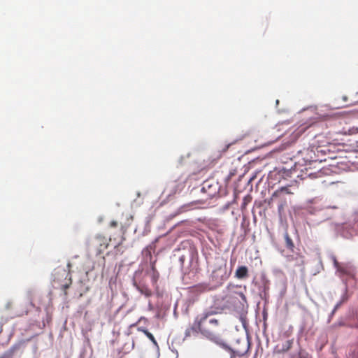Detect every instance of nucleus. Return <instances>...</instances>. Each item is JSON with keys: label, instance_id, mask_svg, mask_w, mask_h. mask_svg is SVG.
<instances>
[{"label": "nucleus", "instance_id": "obj_1", "mask_svg": "<svg viewBox=\"0 0 358 358\" xmlns=\"http://www.w3.org/2000/svg\"><path fill=\"white\" fill-rule=\"evenodd\" d=\"M223 331L222 320L216 317V313L211 310H206L199 314L194 319L192 325L185 331V337L202 334L208 339L224 345L221 340Z\"/></svg>", "mask_w": 358, "mask_h": 358}, {"label": "nucleus", "instance_id": "obj_2", "mask_svg": "<svg viewBox=\"0 0 358 358\" xmlns=\"http://www.w3.org/2000/svg\"><path fill=\"white\" fill-rule=\"evenodd\" d=\"M229 275L227 271V264L222 262L213 271L211 277L217 283L221 284L229 278Z\"/></svg>", "mask_w": 358, "mask_h": 358}, {"label": "nucleus", "instance_id": "obj_3", "mask_svg": "<svg viewBox=\"0 0 358 358\" xmlns=\"http://www.w3.org/2000/svg\"><path fill=\"white\" fill-rule=\"evenodd\" d=\"M201 191L206 194V199H211L218 192L217 184L213 180H206L202 184Z\"/></svg>", "mask_w": 358, "mask_h": 358}, {"label": "nucleus", "instance_id": "obj_4", "mask_svg": "<svg viewBox=\"0 0 358 358\" xmlns=\"http://www.w3.org/2000/svg\"><path fill=\"white\" fill-rule=\"evenodd\" d=\"M250 348V342L248 340H237L236 344L232 348V352L234 355L238 356H243L245 355Z\"/></svg>", "mask_w": 358, "mask_h": 358}, {"label": "nucleus", "instance_id": "obj_5", "mask_svg": "<svg viewBox=\"0 0 358 358\" xmlns=\"http://www.w3.org/2000/svg\"><path fill=\"white\" fill-rule=\"evenodd\" d=\"M305 174L310 178H321L323 176L327 175L329 173V169L324 167L319 169L317 171H313L310 167L305 168Z\"/></svg>", "mask_w": 358, "mask_h": 358}, {"label": "nucleus", "instance_id": "obj_6", "mask_svg": "<svg viewBox=\"0 0 358 358\" xmlns=\"http://www.w3.org/2000/svg\"><path fill=\"white\" fill-rule=\"evenodd\" d=\"M28 304H21L20 305V308L16 310L15 313L11 316V318H14L16 317H22L23 315H27L29 310L27 307Z\"/></svg>", "mask_w": 358, "mask_h": 358}, {"label": "nucleus", "instance_id": "obj_7", "mask_svg": "<svg viewBox=\"0 0 358 358\" xmlns=\"http://www.w3.org/2000/svg\"><path fill=\"white\" fill-rule=\"evenodd\" d=\"M235 276L238 279H243L248 276V269L245 266H239L235 273Z\"/></svg>", "mask_w": 358, "mask_h": 358}, {"label": "nucleus", "instance_id": "obj_8", "mask_svg": "<svg viewBox=\"0 0 358 358\" xmlns=\"http://www.w3.org/2000/svg\"><path fill=\"white\" fill-rule=\"evenodd\" d=\"M134 286L142 294L145 295L146 297H150L152 296V291L147 285H138L134 283Z\"/></svg>", "mask_w": 358, "mask_h": 358}, {"label": "nucleus", "instance_id": "obj_9", "mask_svg": "<svg viewBox=\"0 0 358 358\" xmlns=\"http://www.w3.org/2000/svg\"><path fill=\"white\" fill-rule=\"evenodd\" d=\"M293 345V340H287L284 343L282 344L280 348H278L277 346L276 351L278 353H284L289 351Z\"/></svg>", "mask_w": 358, "mask_h": 358}, {"label": "nucleus", "instance_id": "obj_10", "mask_svg": "<svg viewBox=\"0 0 358 358\" xmlns=\"http://www.w3.org/2000/svg\"><path fill=\"white\" fill-rule=\"evenodd\" d=\"M95 241L100 245V250L101 249H106L108 246V239L102 235L96 236Z\"/></svg>", "mask_w": 358, "mask_h": 358}, {"label": "nucleus", "instance_id": "obj_11", "mask_svg": "<svg viewBox=\"0 0 358 358\" xmlns=\"http://www.w3.org/2000/svg\"><path fill=\"white\" fill-rule=\"evenodd\" d=\"M282 193H285V194H293L289 190V187L285 186V187H282L278 189L277 190H275L273 193L271 199L273 200L274 198L280 196Z\"/></svg>", "mask_w": 358, "mask_h": 358}, {"label": "nucleus", "instance_id": "obj_12", "mask_svg": "<svg viewBox=\"0 0 358 358\" xmlns=\"http://www.w3.org/2000/svg\"><path fill=\"white\" fill-rule=\"evenodd\" d=\"M341 134L344 135H356L358 134V127H343Z\"/></svg>", "mask_w": 358, "mask_h": 358}, {"label": "nucleus", "instance_id": "obj_13", "mask_svg": "<svg viewBox=\"0 0 358 358\" xmlns=\"http://www.w3.org/2000/svg\"><path fill=\"white\" fill-rule=\"evenodd\" d=\"M285 240L286 248L287 249H289V250L293 251L294 248V244L292 238L289 236L288 233L285 234Z\"/></svg>", "mask_w": 358, "mask_h": 358}, {"label": "nucleus", "instance_id": "obj_14", "mask_svg": "<svg viewBox=\"0 0 358 358\" xmlns=\"http://www.w3.org/2000/svg\"><path fill=\"white\" fill-rule=\"evenodd\" d=\"M17 350L16 347H12L0 356V358H12Z\"/></svg>", "mask_w": 358, "mask_h": 358}, {"label": "nucleus", "instance_id": "obj_15", "mask_svg": "<svg viewBox=\"0 0 358 358\" xmlns=\"http://www.w3.org/2000/svg\"><path fill=\"white\" fill-rule=\"evenodd\" d=\"M341 99L342 101H343V107H345V106H351V105H353L355 103V101H353L352 99H350V101L348 100L349 98L348 96L346 95H343L341 97Z\"/></svg>", "mask_w": 358, "mask_h": 358}, {"label": "nucleus", "instance_id": "obj_16", "mask_svg": "<svg viewBox=\"0 0 358 358\" xmlns=\"http://www.w3.org/2000/svg\"><path fill=\"white\" fill-rule=\"evenodd\" d=\"M192 289L194 292H203L207 290V285L200 284L193 287Z\"/></svg>", "mask_w": 358, "mask_h": 358}, {"label": "nucleus", "instance_id": "obj_17", "mask_svg": "<svg viewBox=\"0 0 358 358\" xmlns=\"http://www.w3.org/2000/svg\"><path fill=\"white\" fill-rule=\"evenodd\" d=\"M138 330L140 331H142L145 335L146 336L154 343V344H157V342H156V340L155 338V337L153 336V335L149 332L148 330L146 329H138Z\"/></svg>", "mask_w": 358, "mask_h": 358}, {"label": "nucleus", "instance_id": "obj_18", "mask_svg": "<svg viewBox=\"0 0 358 358\" xmlns=\"http://www.w3.org/2000/svg\"><path fill=\"white\" fill-rule=\"evenodd\" d=\"M159 278V272H152L151 275L152 282L153 285H156Z\"/></svg>", "mask_w": 358, "mask_h": 358}, {"label": "nucleus", "instance_id": "obj_19", "mask_svg": "<svg viewBox=\"0 0 358 358\" xmlns=\"http://www.w3.org/2000/svg\"><path fill=\"white\" fill-rule=\"evenodd\" d=\"M299 358H312L311 356L305 350H301L299 352Z\"/></svg>", "mask_w": 358, "mask_h": 358}, {"label": "nucleus", "instance_id": "obj_20", "mask_svg": "<svg viewBox=\"0 0 358 358\" xmlns=\"http://www.w3.org/2000/svg\"><path fill=\"white\" fill-rule=\"evenodd\" d=\"M69 282L68 283H66L65 285H62V289L64 290V294L66 295L67 294V292H66V289L70 287V285H71V276L69 277Z\"/></svg>", "mask_w": 358, "mask_h": 358}, {"label": "nucleus", "instance_id": "obj_21", "mask_svg": "<svg viewBox=\"0 0 358 358\" xmlns=\"http://www.w3.org/2000/svg\"><path fill=\"white\" fill-rule=\"evenodd\" d=\"M236 174V171L235 170H232L229 172V175L227 176V177L226 178V182H229V180H231V178L235 176Z\"/></svg>", "mask_w": 358, "mask_h": 358}, {"label": "nucleus", "instance_id": "obj_22", "mask_svg": "<svg viewBox=\"0 0 358 358\" xmlns=\"http://www.w3.org/2000/svg\"><path fill=\"white\" fill-rule=\"evenodd\" d=\"M13 308V303L11 301H8L5 305V309L8 310L12 309Z\"/></svg>", "mask_w": 358, "mask_h": 358}, {"label": "nucleus", "instance_id": "obj_23", "mask_svg": "<svg viewBox=\"0 0 358 358\" xmlns=\"http://www.w3.org/2000/svg\"><path fill=\"white\" fill-rule=\"evenodd\" d=\"M117 226V221H111L110 222V227H116Z\"/></svg>", "mask_w": 358, "mask_h": 358}, {"label": "nucleus", "instance_id": "obj_24", "mask_svg": "<svg viewBox=\"0 0 358 358\" xmlns=\"http://www.w3.org/2000/svg\"><path fill=\"white\" fill-rule=\"evenodd\" d=\"M151 269H152V272H158L155 268V263H152V265H151Z\"/></svg>", "mask_w": 358, "mask_h": 358}, {"label": "nucleus", "instance_id": "obj_25", "mask_svg": "<svg viewBox=\"0 0 358 358\" xmlns=\"http://www.w3.org/2000/svg\"><path fill=\"white\" fill-rule=\"evenodd\" d=\"M248 201H250V199L248 200ZM247 203H248L247 197H245L243 206H245L247 204Z\"/></svg>", "mask_w": 358, "mask_h": 358}, {"label": "nucleus", "instance_id": "obj_26", "mask_svg": "<svg viewBox=\"0 0 358 358\" xmlns=\"http://www.w3.org/2000/svg\"><path fill=\"white\" fill-rule=\"evenodd\" d=\"M240 296L243 299L245 300V296L242 292L239 293Z\"/></svg>", "mask_w": 358, "mask_h": 358}, {"label": "nucleus", "instance_id": "obj_27", "mask_svg": "<svg viewBox=\"0 0 358 358\" xmlns=\"http://www.w3.org/2000/svg\"><path fill=\"white\" fill-rule=\"evenodd\" d=\"M316 150H317V152H323V150H320V148H317Z\"/></svg>", "mask_w": 358, "mask_h": 358}, {"label": "nucleus", "instance_id": "obj_28", "mask_svg": "<svg viewBox=\"0 0 358 358\" xmlns=\"http://www.w3.org/2000/svg\"><path fill=\"white\" fill-rule=\"evenodd\" d=\"M102 261H103V265L104 266H105V258L104 257H102Z\"/></svg>", "mask_w": 358, "mask_h": 358}, {"label": "nucleus", "instance_id": "obj_29", "mask_svg": "<svg viewBox=\"0 0 358 358\" xmlns=\"http://www.w3.org/2000/svg\"><path fill=\"white\" fill-rule=\"evenodd\" d=\"M281 208H282V206H279L278 210L280 211Z\"/></svg>", "mask_w": 358, "mask_h": 358}, {"label": "nucleus", "instance_id": "obj_30", "mask_svg": "<svg viewBox=\"0 0 358 358\" xmlns=\"http://www.w3.org/2000/svg\"><path fill=\"white\" fill-rule=\"evenodd\" d=\"M326 159H324V161H325ZM323 161V159H320V163L322 162Z\"/></svg>", "mask_w": 358, "mask_h": 358}, {"label": "nucleus", "instance_id": "obj_31", "mask_svg": "<svg viewBox=\"0 0 358 358\" xmlns=\"http://www.w3.org/2000/svg\"><path fill=\"white\" fill-rule=\"evenodd\" d=\"M120 358H121V357H120Z\"/></svg>", "mask_w": 358, "mask_h": 358}]
</instances>
